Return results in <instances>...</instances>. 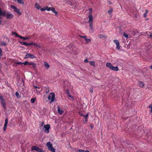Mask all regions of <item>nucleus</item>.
<instances>
[{
    "label": "nucleus",
    "mask_w": 152,
    "mask_h": 152,
    "mask_svg": "<svg viewBox=\"0 0 152 152\" xmlns=\"http://www.w3.org/2000/svg\"><path fill=\"white\" fill-rule=\"evenodd\" d=\"M149 107L151 109V112L152 113V104H151L149 106Z\"/></svg>",
    "instance_id": "37998d69"
},
{
    "label": "nucleus",
    "mask_w": 152,
    "mask_h": 152,
    "mask_svg": "<svg viewBox=\"0 0 152 152\" xmlns=\"http://www.w3.org/2000/svg\"><path fill=\"white\" fill-rule=\"evenodd\" d=\"M123 36L126 39L128 38V35L125 32L124 33Z\"/></svg>",
    "instance_id": "bb28decb"
},
{
    "label": "nucleus",
    "mask_w": 152,
    "mask_h": 152,
    "mask_svg": "<svg viewBox=\"0 0 152 152\" xmlns=\"http://www.w3.org/2000/svg\"><path fill=\"white\" fill-rule=\"evenodd\" d=\"M114 42L116 44H118L119 43V41L117 40H113Z\"/></svg>",
    "instance_id": "cd10ccee"
},
{
    "label": "nucleus",
    "mask_w": 152,
    "mask_h": 152,
    "mask_svg": "<svg viewBox=\"0 0 152 152\" xmlns=\"http://www.w3.org/2000/svg\"><path fill=\"white\" fill-rule=\"evenodd\" d=\"M18 37H19L21 39H23V37L21 36H20L19 35V36Z\"/></svg>",
    "instance_id": "de8ad7c7"
},
{
    "label": "nucleus",
    "mask_w": 152,
    "mask_h": 152,
    "mask_svg": "<svg viewBox=\"0 0 152 152\" xmlns=\"http://www.w3.org/2000/svg\"><path fill=\"white\" fill-rule=\"evenodd\" d=\"M45 92L46 94H47L49 92V89L48 87L46 88L45 90Z\"/></svg>",
    "instance_id": "c85d7f7f"
},
{
    "label": "nucleus",
    "mask_w": 152,
    "mask_h": 152,
    "mask_svg": "<svg viewBox=\"0 0 152 152\" xmlns=\"http://www.w3.org/2000/svg\"><path fill=\"white\" fill-rule=\"evenodd\" d=\"M150 68L152 69V65L150 66Z\"/></svg>",
    "instance_id": "e2e57ef3"
},
{
    "label": "nucleus",
    "mask_w": 152,
    "mask_h": 152,
    "mask_svg": "<svg viewBox=\"0 0 152 152\" xmlns=\"http://www.w3.org/2000/svg\"><path fill=\"white\" fill-rule=\"evenodd\" d=\"M106 66L113 71H118L119 70V69L117 66H113L110 63H107Z\"/></svg>",
    "instance_id": "f257e3e1"
},
{
    "label": "nucleus",
    "mask_w": 152,
    "mask_h": 152,
    "mask_svg": "<svg viewBox=\"0 0 152 152\" xmlns=\"http://www.w3.org/2000/svg\"><path fill=\"white\" fill-rule=\"evenodd\" d=\"M78 152H90L88 150H85L82 149H79L78 150Z\"/></svg>",
    "instance_id": "5701e85b"
},
{
    "label": "nucleus",
    "mask_w": 152,
    "mask_h": 152,
    "mask_svg": "<svg viewBox=\"0 0 152 152\" xmlns=\"http://www.w3.org/2000/svg\"><path fill=\"white\" fill-rule=\"evenodd\" d=\"M33 45V42H30L29 43H28V46H32Z\"/></svg>",
    "instance_id": "e433bc0d"
},
{
    "label": "nucleus",
    "mask_w": 152,
    "mask_h": 152,
    "mask_svg": "<svg viewBox=\"0 0 152 152\" xmlns=\"http://www.w3.org/2000/svg\"><path fill=\"white\" fill-rule=\"evenodd\" d=\"M90 127L92 129H93V126L91 125H90Z\"/></svg>",
    "instance_id": "4d7b16f0"
},
{
    "label": "nucleus",
    "mask_w": 152,
    "mask_h": 152,
    "mask_svg": "<svg viewBox=\"0 0 152 152\" xmlns=\"http://www.w3.org/2000/svg\"><path fill=\"white\" fill-rule=\"evenodd\" d=\"M57 111L58 113L60 115L63 114L64 112V111L62 110H61L60 107L58 106L57 107Z\"/></svg>",
    "instance_id": "4468645a"
},
{
    "label": "nucleus",
    "mask_w": 152,
    "mask_h": 152,
    "mask_svg": "<svg viewBox=\"0 0 152 152\" xmlns=\"http://www.w3.org/2000/svg\"><path fill=\"white\" fill-rule=\"evenodd\" d=\"M2 55V50L1 48H0V56H1Z\"/></svg>",
    "instance_id": "79ce46f5"
},
{
    "label": "nucleus",
    "mask_w": 152,
    "mask_h": 152,
    "mask_svg": "<svg viewBox=\"0 0 152 152\" xmlns=\"http://www.w3.org/2000/svg\"><path fill=\"white\" fill-rule=\"evenodd\" d=\"M69 96V97H71V95H69V96Z\"/></svg>",
    "instance_id": "0e129e2a"
},
{
    "label": "nucleus",
    "mask_w": 152,
    "mask_h": 152,
    "mask_svg": "<svg viewBox=\"0 0 152 152\" xmlns=\"http://www.w3.org/2000/svg\"><path fill=\"white\" fill-rule=\"evenodd\" d=\"M87 118H85V120L86 122H87L88 121Z\"/></svg>",
    "instance_id": "052dcab7"
},
{
    "label": "nucleus",
    "mask_w": 152,
    "mask_h": 152,
    "mask_svg": "<svg viewBox=\"0 0 152 152\" xmlns=\"http://www.w3.org/2000/svg\"><path fill=\"white\" fill-rule=\"evenodd\" d=\"M23 42H19V43L21 44V45H23Z\"/></svg>",
    "instance_id": "5fc2aeb1"
},
{
    "label": "nucleus",
    "mask_w": 152,
    "mask_h": 152,
    "mask_svg": "<svg viewBox=\"0 0 152 152\" xmlns=\"http://www.w3.org/2000/svg\"><path fill=\"white\" fill-rule=\"evenodd\" d=\"M50 10L52 11L56 15H57L58 14V12L56 11L54 8L51 7Z\"/></svg>",
    "instance_id": "aec40b11"
},
{
    "label": "nucleus",
    "mask_w": 152,
    "mask_h": 152,
    "mask_svg": "<svg viewBox=\"0 0 152 152\" xmlns=\"http://www.w3.org/2000/svg\"><path fill=\"white\" fill-rule=\"evenodd\" d=\"M80 115L82 116H84V115L83 114H81Z\"/></svg>",
    "instance_id": "bf43d9fd"
},
{
    "label": "nucleus",
    "mask_w": 152,
    "mask_h": 152,
    "mask_svg": "<svg viewBox=\"0 0 152 152\" xmlns=\"http://www.w3.org/2000/svg\"><path fill=\"white\" fill-rule=\"evenodd\" d=\"M85 40L86 42V43H88L91 41V39H87V38L85 39Z\"/></svg>",
    "instance_id": "a878e982"
},
{
    "label": "nucleus",
    "mask_w": 152,
    "mask_h": 152,
    "mask_svg": "<svg viewBox=\"0 0 152 152\" xmlns=\"http://www.w3.org/2000/svg\"><path fill=\"white\" fill-rule=\"evenodd\" d=\"M98 37L100 39L102 38H106L107 37L106 36L103 34H99L98 35Z\"/></svg>",
    "instance_id": "f3484780"
},
{
    "label": "nucleus",
    "mask_w": 152,
    "mask_h": 152,
    "mask_svg": "<svg viewBox=\"0 0 152 152\" xmlns=\"http://www.w3.org/2000/svg\"><path fill=\"white\" fill-rule=\"evenodd\" d=\"M18 64H23V63L21 62H18Z\"/></svg>",
    "instance_id": "603ef678"
},
{
    "label": "nucleus",
    "mask_w": 152,
    "mask_h": 152,
    "mask_svg": "<svg viewBox=\"0 0 152 152\" xmlns=\"http://www.w3.org/2000/svg\"><path fill=\"white\" fill-rule=\"evenodd\" d=\"M8 123V120L7 118H6L5 120V123L4 126V131H5L6 130L7 125Z\"/></svg>",
    "instance_id": "f8f14e48"
},
{
    "label": "nucleus",
    "mask_w": 152,
    "mask_h": 152,
    "mask_svg": "<svg viewBox=\"0 0 152 152\" xmlns=\"http://www.w3.org/2000/svg\"><path fill=\"white\" fill-rule=\"evenodd\" d=\"M44 65L47 69H48L50 67V66L46 62H44Z\"/></svg>",
    "instance_id": "6ab92c4d"
},
{
    "label": "nucleus",
    "mask_w": 152,
    "mask_h": 152,
    "mask_svg": "<svg viewBox=\"0 0 152 152\" xmlns=\"http://www.w3.org/2000/svg\"><path fill=\"white\" fill-rule=\"evenodd\" d=\"M81 37L84 38L85 39L87 38V37L86 36H81Z\"/></svg>",
    "instance_id": "09e8293b"
},
{
    "label": "nucleus",
    "mask_w": 152,
    "mask_h": 152,
    "mask_svg": "<svg viewBox=\"0 0 152 152\" xmlns=\"http://www.w3.org/2000/svg\"><path fill=\"white\" fill-rule=\"evenodd\" d=\"M138 84L139 86L141 88H142L144 86V83L142 81H139Z\"/></svg>",
    "instance_id": "a211bd4d"
},
{
    "label": "nucleus",
    "mask_w": 152,
    "mask_h": 152,
    "mask_svg": "<svg viewBox=\"0 0 152 152\" xmlns=\"http://www.w3.org/2000/svg\"><path fill=\"white\" fill-rule=\"evenodd\" d=\"M0 100L1 101V104L3 106V107L6 108V104L5 100L4 98L1 95L0 96Z\"/></svg>",
    "instance_id": "423d86ee"
},
{
    "label": "nucleus",
    "mask_w": 152,
    "mask_h": 152,
    "mask_svg": "<svg viewBox=\"0 0 152 152\" xmlns=\"http://www.w3.org/2000/svg\"><path fill=\"white\" fill-rule=\"evenodd\" d=\"M28 43H27L26 42H24L23 43V45L26 46H28Z\"/></svg>",
    "instance_id": "ea45409f"
},
{
    "label": "nucleus",
    "mask_w": 152,
    "mask_h": 152,
    "mask_svg": "<svg viewBox=\"0 0 152 152\" xmlns=\"http://www.w3.org/2000/svg\"><path fill=\"white\" fill-rule=\"evenodd\" d=\"M35 58V57L34 56V55L28 53L26 55L24 58H30L31 59H33Z\"/></svg>",
    "instance_id": "1a4fd4ad"
},
{
    "label": "nucleus",
    "mask_w": 152,
    "mask_h": 152,
    "mask_svg": "<svg viewBox=\"0 0 152 152\" xmlns=\"http://www.w3.org/2000/svg\"><path fill=\"white\" fill-rule=\"evenodd\" d=\"M89 63L90 65L95 66V62L94 61H91L89 62Z\"/></svg>",
    "instance_id": "4be33fe9"
},
{
    "label": "nucleus",
    "mask_w": 152,
    "mask_h": 152,
    "mask_svg": "<svg viewBox=\"0 0 152 152\" xmlns=\"http://www.w3.org/2000/svg\"><path fill=\"white\" fill-rule=\"evenodd\" d=\"M6 17L7 19H10L14 17V15L12 14L7 12L6 15Z\"/></svg>",
    "instance_id": "9b49d317"
},
{
    "label": "nucleus",
    "mask_w": 152,
    "mask_h": 152,
    "mask_svg": "<svg viewBox=\"0 0 152 152\" xmlns=\"http://www.w3.org/2000/svg\"><path fill=\"white\" fill-rule=\"evenodd\" d=\"M35 98H33L31 99V102L32 103H34L35 100Z\"/></svg>",
    "instance_id": "c756f323"
},
{
    "label": "nucleus",
    "mask_w": 152,
    "mask_h": 152,
    "mask_svg": "<svg viewBox=\"0 0 152 152\" xmlns=\"http://www.w3.org/2000/svg\"><path fill=\"white\" fill-rule=\"evenodd\" d=\"M88 114H87L86 115H84V117L85 118H88Z\"/></svg>",
    "instance_id": "c03bdc74"
},
{
    "label": "nucleus",
    "mask_w": 152,
    "mask_h": 152,
    "mask_svg": "<svg viewBox=\"0 0 152 152\" xmlns=\"http://www.w3.org/2000/svg\"><path fill=\"white\" fill-rule=\"evenodd\" d=\"M31 151H35L37 152H45V151L36 146H32L31 147Z\"/></svg>",
    "instance_id": "f03ea898"
},
{
    "label": "nucleus",
    "mask_w": 152,
    "mask_h": 152,
    "mask_svg": "<svg viewBox=\"0 0 152 152\" xmlns=\"http://www.w3.org/2000/svg\"><path fill=\"white\" fill-rule=\"evenodd\" d=\"M150 37L152 38V34L150 35Z\"/></svg>",
    "instance_id": "680f3d73"
},
{
    "label": "nucleus",
    "mask_w": 152,
    "mask_h": 152,
    "mask_svg": "<svg viewBox=\"0 0 152 152\" xmlns=\"http://www.w3.org/2000/svg\"><path fill=\"white\" fill-rule=\"evenodd\" d=\"M147 13H145L144 14L143 16L144 17H147Z\"/></svg>",
    "instance_id": "8fccbe9b"
},
{
    "label": "nucleus",
    "mask_w": 152,
    "mask_h": 152,
    "mask_svg": "<svg viewBox=\"0 0 152 152\" xmlns=\"http://www.w3.org/2000/svg\"><path fill=\"white\" fill-rule=\"evenodd\" d=\"M35 7L38 10H39L40 8V6L37 3H36L35 4Z\"/></svg>",
    "instance_id": "412c9836"
},
{
    "label": "nucleus",
    "mask_w": 152,
    "mask_h": 152,
    "mask_svg": "<svg viewBox=\"0 0 152 152\" xmlns=\"http://www.w3.org/2000/svg\"><path fill=\"white\" fill-rule=\"evenodd\" d=\"M116 49L117 50H119L120 49V43L116 45Z\"/></svg>",
    "instance_id": "b1692460"
},
{
    "label": "nucleus",
    "mask_w": 152,
    "mask_h": 152,
    "mask_svg": "<svg viewBox=\"0 0 152 152\" xmlns=\"http://www.w3.org/2000/svg\"><path fill=\"white\" fill-rule=\"evenodd\" d=\"M6 12L5 11H2L1 8H0V19H2L1 16H6Z\"/></svg>",
    "instance_id": "6e6552de"
},
{
    "label": "nucleus",
    "mask_w": 152,
    "mask_h": 152,
    "mask_svg": "<svg viewBox=\"0 0 152 152\" xmlns=\"http://www.w3.org/2000/svg\"><path fill=\"white\" fill-rule=\"evenodd\" d=\"M1 19H0V25L1 24Z\"/></svg>",
    "instance_id": "13d9d810"
},
{
    "label": "nucleus",
    "mask_w": 152,
    "mask_h": 152,
    "mask_svg": "<svg viewBox=\"0 0 152 152\" xmlns=\"http://www.w3.org/2000/svg\"><path fill=\"white\" fill-rule=\"evenodd\" d=\"M88 17L89 18V23L91 22L93 23V18L92 14H91V13H89Z\"/></svg>",
    "instance_id": "ddd939ff"
},
{
    "label": "nucleus",
    "mask_w": 152,
    "mask_h": 152,
    "mask_svg": "<svg viewBox=\"0 0 152 152\" xmlns=\"http://www.w3.org/2000/svg\"><path fill=\"white\" fill-rule=\"evenodd\" d=\"M108 1L109 2V4H111V2H110V1Z\"/></svg>",
    "instance_id": "69168bd1"
},
{
    "label": "nucleus",
    "mask_w": 152,
    "mask_h": 152,
    "mask_svg": "<svg viewBox=\"0 0 152 152\" xmlns=\"http://www.w3.org/2000/svg\"><path fill=\"white\" fill-rule=\"evenodd\" d=\"M134 31H135L136 32L137 31V30H135Z\"/></svg>",
    "instance_id": "338daca9"
},
{
    "label": "nucleus",
    "mask_w": 152,
    "mask_h": 152,
    "mask_svg": "<svg viewBox=\"0 0 152 152\" xmlns=\"http://www.w3.org/2000/svg\"><path fill=\"white\" fill-rule=\"evenodd\" d=\"M40 10L41 11H45L46 10L45 7L43 8H41L40 9Z\"/></svg>",
    "instance_id": "a19ab883"
},
{
    "label": "nucleus",
    "mask_w": 152,
    "mask_h": 152,
    "mask_svg": "<svg viewBox=\"0 0 152 152\" xmlns=\"http://www.w3.org/2000/svg\"><path fill=\"white\" fill-rule=\"evenodd\" d=\"M11 8L14 10V11L17 13L18 15H20L21 14V12H20L19 9L17 8V7L14 5H11Z\"/></svg>",
    "instance_id": "39448f33"
},
{
    "label": "nucleus",
    "mask_w": 152,
    "mask_h": 152,
    "mask_svg": "<svg viewBox=\"0 0 152 152\" xmlns=\"http://www.w3.org/2000/svg\"><path fill=\"white\" fill-rule=\"evenodd\" d=\"M48 150L52 152H55V149L53 147L52 145L50 142H48L46 144Z\"/></svg>",
    "instance_id": "7ed1b4c3"
},
{
    "label": "nucleus",
    "mask_w": 152,
    "mask_h": 152,
    "mask_svg": "<svg viewBox=\"0 0 152 152\" xmlns=\"http://www.w3.org/2000/svg\"><path fill=\"white\" fill-rule=\"evenodd\" d=\"M89 91H90V92H91V93H92L93 92V88H90Z\"/></svg>",
    "instance_id": "58836bf2"
},
{
    "label": "nucleus",
    "mask_w": 152,
    "mask_h": 152,
    "mask_svg": "<svg viewBox=\"0 0 152 152\" xmlns=\"http://www.w3.org/2000/svg\"><path fill=\"white\" fill-rule=\"evenodd\" d=\"M88 61V60L87 59H86L85 60H84V62H87Z\"/></svg>",
    "instance_id": "3c124183"
},
{
    "label": "nucleus",
    "mask_w": 152,
    "mask_h": 152,
    "mask_svg": "<svg viewBox=\"0 0 152 152\" xmlns=\"http://www.w3.org/2000/svg\"><path fill=\"white\" fill-rule=\"evenodd\" d=\"M55 94L53 92L50 93V95L48 96V99L49 100H51V101L50 103H51L52 102L54 101V99L55 98Z\"/></svg>",
    "instance_id": "20e7f679"
},
{
    "label": "nucleus",
    "mask_w": 152,
    "mask_h": 152,
    "mask_svg": "<svg viewBox=\"0 0 152 152\" xmlns=\"http://www.w3.org/2000/svg\"><path fill=\"white\" fill-rule=\"evenodd\" d=\"M68 2V3L70 4L71 6H73V4L72 3V0H70Z\"/></svg>",
    "instance_id": "2f4dec72"
},
{
    "label": "nucleus",
    "mask_w": 152,
    "mask_h": 152,
    "mask_svg": "<svg viewBox=\"0 0 152 152\" xmlns=\"http://www.w3.org/2000/svg\"><path fill=\"white\" fill-rule=\"evenodd\" d=\"M148 11L147 10H145V13H148Z\"/></svg>",
    "instance_id": "6e6d98bb"
},
{
    "label": "nucleus",
    "mask_w": 152,
    "mask_h": 152,
    "mask_svg": "<svg viewBox=\"0 0 152 152\" xmlns=\"http://www.w3.org/2000/svg\"><path fill=\"white\" fill-rule=\"evenodd\" d=\"M51 7H45L46 10H47V11H49L50 10Z\"/></svg>",
    "instance_id": "7c9ffc66"
},
{
    "label": "nucleus",
    "mask_w": 152,
    "mask_h": 152,
    "mask_svg": "<svg viewBox=\"0 0 152 152\" xmlns=\"http://www.w3.org/2000/svg\"><path fill=\"white\" fill-rule=\"evenodd\" d=\"M28 61H25L23 63V64L24 65H28Z\"/></svg>",
    "instance_id": "473e14b6"
},
{
    "label": "nucleus",
    "mask_w": 152,
    "mask_h": 152,
    "mask_svg": "<svg viewBox=\"0 0 152 152\" xmlns=\"http://www.w3.org/2000/svg\"><path fill=\"white\" fill-rule=\"evenodd\" d=\"M113 11V10L111 9L110 10H109L108 11V13L109 14H110Z\"/></svg>",
    "instance_id": "f704fd0d"
},
{
    "label": "nucleus",
    "mask_w": 152,
    "mask_h": 152,
    "mask_svg": "<svg viewBox=\"0 0 152 152\" xmlns=\"http://www.w3.org/2000/svg\"><path fill=\"white\" fill-rule=\"evenodd\" d=\"M44 128L45 129L44 130V131L46 133H48L49 132V130L50 128V126L49 124H47L44 126Z\"/></svg>",
    "instance_id": "0eeeda50"
},
{
    "label": "nucleus",
    "mask_w": 152,
    "mask_h": 152,
    "mask_svg": "<svg viewBox=\"0 0 152 152\" xmlns=\"http://www.w3.org/2000/svg\"><path fill=\"white\" fill-rule=\"evenodd\" d=\"M34 87L36 89V91L38 92L39 94H40L41 93L42 91V88L39 86H34Z\"/></svg>",
    "instance_id": "9d476101"
},
{
    "label": "nucleus",
    "mask_w": 152,
    "mask_h": 152,
    "mask_svg": "<svg viewBox=\"0 0 152 152\" xmlns=\"http://www.w3.org/2000/svg\"><path fill=\"white\" fill-rule=\"evenodd\" d=\"M89 23V26L91 30L92 31H94V28H93V23Z\"/></svg>",
    "instance_id": "dca6fc26"
},
{
    "label": "nucleus",
    "mask_w": 152,
    "mask_h": 152,
    "mask_svg": "<svg viewBox=\"0 0 152 152\" xmlns=\"http://www.w3.org/2000/svg\"><path fill=\"white\" fill-rule=\"evenodd\" d=\"M28 65H32V67L34 68H35L36 66V64L32 62H28Z\"/></svg>",
    "instance_id": "2eb2a0df"
},
{
    "label": "nucleus",
    "mask_w": 152,
    "mask_h": 152,
    "mask_svg": "<svg viewBox=\"0 0 152 152\" xmlns=\"http://www.w3.org/2000/svg\"><path fill=\"white\" fill-rule=\"evenodd\" d=\"M29 39V38L28 37H23V39L24 40H26V39Z\"/></svg>",
    "instance_id": "49530a36"
},
{
    "label": "nucleus",
    "mask_w": 152,
    "mask_h": 152,
    "mask_svg": "<svg viewBox=\"0 0 152 152\" xmlns=\"http://www.w3.org/2000/svg\"><path fill=\"white\" fill-rule=\"evenodd\" d=\"M89 10L90 11L89 13H91V14H92V8H89Z\"/></svg>",
    "instance_id": "72a5a7b5"
},
{
    "label": "nucleus",
    "mask_w": 152,
    "mask_h": 152,
    "mask_svg": "<svg viewBox=\"0 0 152 152\" xmlns=\"http://www.w3.org/2000/svg\"><path fill=\"white\" fill-rule=\"evenodd\" d=\"M14 63L15 64H18V62L15 61L14 62Z\"/></svg>",
    "instance_id": "864d4df0"
},
{
    "label": "nucleus",
    "mask_w": 152,
    "mask_h": 152,
    "mask_svg": "<svg viewBox=\"0 0 152 152\" xmlns=\"http://www.w3.org/2000/svg\"><path fill=\"white\" fill-rule=\"evenodd\" d=\"M34 46L36 47H37L38 46V45L36 43H33V45Z\"/></svg>",
    "instance_id": "a18cd8bd"
},
{
    "label": "nucleus",
    "mask_w": 152,
    "mask_h": 152,
    "mask_svg": "<svg viewBox=\"0 0 152 152\" xmlns=\"http://www.w3.org/2000/svg\"><path fill=\"white\" fill-rule=\"evenodd\" d=\"M12 34H15V36L17 37H18L19 36V35L18 34H17L16 32H13L12 33Z\"/></svg>",
    "instance_id": "c9c22d12"
},
{
    "label": "nucleus",
    "mask_w": 152,
    "mask_h": 152,
    "mask_svg": "<svg viewBox=\"0 0 152 152\" xmlns=\"http://www.w3.org/2000/svg\"><path fill=\"white\" fill-rule=\"evenodd\" d=\"M0 45L1 46H6L7 45V44L5 42H1V43Z\"/></svg>",
    "instance_id": "393cba45"
},
{
    "label": "nucleus",
    "mask_w": 152,
    "mask_h": 152,
    "mask_svg": "<svg viewBox=\"0 0 152 152\" xmlns=\"http://www.w3.org/2000/svg\"><path fill=\"white\" fill-rule=\"evenodd\" d=\"M15 95L17 97H18V98L19 97H18V96H19V94L18 92H16Z\"/></svg>",
    "instance_id": "4c0bfd02"
}]
</instances>
